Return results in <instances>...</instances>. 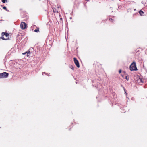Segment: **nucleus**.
Instances as JSON below:
<instances>
[{"instance_id":"obj_1","label":"nucleus","mask_w":147,"mask_h":147,"mask_svg":"<svg viewBox=\"0 0 147 147\" xmlns=\"http://www.w3.org/2000/svg\"><path fill=\"white\" fill-rule=\"evenodd\" d=\"M130 69L131 71H136L137 70L135 62H133L131 64L130 66Z\"/></svg>"},{"instance_id":"obj_2","label":"nucleus","mask_w":147,"mask_h":147,"mask_svg":"<svg viewBox=\"0 0 147 147\" xmlns=\"http://www.w3.org/2000/svg\"><path fill=\"white\" fill-rule=\"evenodd\" d=\"M9 75L8 73L3 72L0 74V78H6Z\"/></svg>"},{"instance_id":"obj_3","label":"nucleus","mask_w":147,"mask_h":147,"mask_svg":"<svg viewBox=\"0 0 147 147\" xmlns=\"http://www.w3.org/2000/svg\"><path fill=\"white\" fill-rule=\"evenodd\" d=\"M136 79L137 83L139 84H140L141 83H143L144 82L143 80L140 78V77L138 76H137Z\"/></svg>"},{"instance_id":"obj_4","label":"nucleus","mask_w":147,"mask_h":147,"mask_svg":"<svg viewBox=\"0 0 147 147\" xmlns=\"http://www.w3.org/2000/svg\"><path fill=\"white\" fill-rule=\"evenodd\" d=\"M20 27L22 29H24L26 28L27 27L26 24L24 22H22L21 23Z\"/></svg>"},{"instance_id":"obj_5","label":"nucleus","mask_w":147,"mask_h":147,"mask_svg":"<svg viewBox=\"0 0 147 147\" xmlns=\"http://www.w3.org/2000/svg\"><path fill=\"white\" fill-rule=\"evenodd\" d=\"M74 62L75 64L78 68H79L80 67V65L78 61V60H77L76 58H74Z\"/></svg>"},{"instance_id":"obj_6","label":"nucleus","mask_w":147,"mask_h":147,"mask_svg":"<svg viewBox=\"0 0 147 147\" xmlns=\"http://www.w3.org/2000/svg\"><path fill=\"white\" fill-rule=\"evenodd\" d=\"M53 9L54 12L58 13L59 11V9L56 10V9L55 8H53Z\"/></svg>"},{"instance_id":"obj_7","label":"nucleus","mask_w":147,"mask_h":147,"mask_svg":"<svg viewBox=\"0 0 147 147\" xmlns=\"http://www.w3.org/2000/svg\"><path fill=\"white\" fill-rule=\"evenodd\" d=\"M139 13L140 15L141 16H142L144 13V12L141 10H140L139 11Z\"/></svg>"},{"instance_id":"obj_8","label":"nucleus","mask_w":147,"mask_h":147,"mask_svg":"<svg viewBox=\"0 0 147 147\" xmlns=\"http://www.w3.org/2000/svg\"><path fill=\"white\" fill-rule=\"evenodd\" d=\"M30 52V51H29V52H25V53H22V54L23 55H24V54H27V56H28V54Z\"/></svg>"},{"instance_id":"obj_9","label":"nucleus","mask_w":147,"mask_h":147,"mask_svg":"<svg viewBox=\"0 0 147 147\" xmlns=\"http://www.w3.org/2000/svg\"><path fill=\"white\" fill-rule=\"evenodd\" d=\"M39 31V28H37L35 30H34V32H38Z\"/></svg>"},{"instance_id":"obj_10","label":"nucleus","mask_w":147,"mask_h":147,"mask_svg":"<svg viewBox=\"0 0 147 147\" xmlns=\"http://www.w3.org/2000/svg\"><path fill=\"white\" fill-rule=\"evenodd\" d=\"M2 0V2L3 3H5L6 2H7V0Z\"/></svg>"},{"instance_id":"obj_11","label":"nucleus","mask_w":147,"mask_h":147,"mask_svg":"<svg viewBox=\"0 0 147 147\" xmlns=\"http://www.w3.org/2000/svg\"><path fill=\"white\" fill-rule=\"evenodd\" d=\"M6 37L8 36H9V34H8L7 33H6L5 34V35Z\"/></svg>"},{"instance_id":"obj_12","label":"nucleus","mask_w":147,"mask_h":147,"mask_svg":"<svg viewBox=\"0 0 147 147\" xmlns=\"http://www.w3.org/2000/svg\"><path fill=\"white\" fill-rule=\"evenodd\" d=\"M5 33H5V32H2V36H3L4 35H5Z\"/></svg>"},{"instance_id":"obj_13","label":"nucleus","mask_w":147,"mask_h":147,"mask_svg":"<svg viewBox=\"0 0 147 147\" xmlns=\"http://www.w3.org/2000/svg\"><path fill=\"white\" fill-rule=\"evenodd\" d=\"M0 38H1L3 40H6L7 39H5L3 36H2L1 37H0Z\"/></svg>"},{"instance_id":"obj_14","label":"nucleus","mask_w":147,"mask_h":147,"mask_svg":"<svg viewBox=\"0 0 147 147\" xmlns=\"http://www.w3.org/2000/svg\"><path fill=\"white\" fill-rule=\"evenodd\" d=\"M3 9H5L7 11V9L6 7L4 6L3 7Z\"/></svg>"},{"instance_id":"obj_15","label":"nucleus","mask_w":147,"mask_h":147,"mask_svg":"<svg viewBox=\"0 0 147 147\" xmlns=\"http://www.w3.org/2000/svg\"><path fill=\"white\" fill-rule=\"evenodd\" d=\"M125 78L127 80H128L129 79V78L127 76Z\"/></svg>"},{"instance_id":"obj_16","label":"nucleus","mask_w":147,"mask_h":147,"mask_svg":"<svg viewBox=\"0 0 147 147\" xmlns=\"http://www.w3.org/2000/svg\"><path fill=\"white\" fill-rule=\"evenodd\" d=\"M70 68H71V69H72L73 70L74 69V67L73 66H71L70 67Z\"/></svg>"},{"instance_id":"obj_17","label":"nucleus","mask_w":147,"mask_h":147,"mask_svg":"<svg viewBox=\"0 0 147 147\" xmlns=\"http://www.w3.org/2000/svg\"><path fill=\"white\" fill-rule=\"evenodd\" d=\"M57 8L58 9H59L60 7V6H58V5H57Z\"/></svg>"},{"instance_id":"obj_18","label":"nucleus","mask_w":147,"mask_h":147,"mask_svg":"<svg viewBox=\"0 0 147 147\" xmlns=\"http://www.w3.org/2000/svg\"><path fill=\"white\" fill-rule=\"evenodd\" d=\"M121 70H120L119 71V73H121Z\"/></svg>"},{"instance_id":"obj_19","label":"nucleus","mask_w":147,"mask_h":147,"mask_svg":"<svg viewBox=\"0 0 147 147\" xmlns=\"http://www.w3.org/2000/svg\"><path fill=\"white\" fill-rule=\"evenodd\" d=\"M109 20H113L112 19L110 18L109 19Z\"/></svg>"},{"instance_id":"obj_20","label":"nucleus","mask_w":147,"mask_h":147,"mask_svg":"<svg viewBox=\"0 0 147 147\" xmlns=\"http://www.w3.org/2000/svg\"><path fill=\"white\" fill-rule=\"evenodd\" d=\"M131 99H132V100H133L134 99V98H131Z\"/></svg>"},{"instance_id":"obj_21","label":"nucleus","mask_w":147,"mask_h":147,"mask_svg":"<svg viewBox=\"0 0 147 147\" xmlns=\"http://www.w3.org/2000/svg\"><path fill=\"white\" fill-rule=\"evenodd\" d=\"M72 18L71 17L70 18V19H71Z\"/></svg>"}]
</instances>
